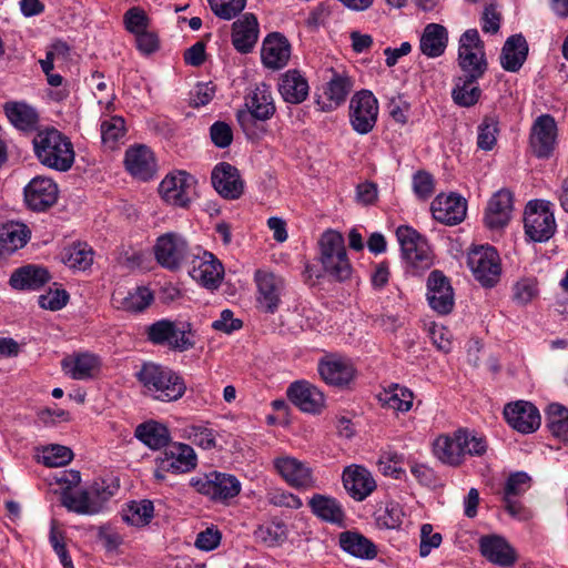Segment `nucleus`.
<instances>
[{"label":"nucleus","instance_id":"f257e3e1","mask_svg":"<svg viewBox=\"0 0 568 568\" xmlns=\"http://www.w3.org/2000/svg\"><path fill=\"white\" fill-rule=\"evenodd\" d=\"M487 450L486 436L464 427L442 434L433 443L434 456L442 464L455 468L464 465L467 457H483Z\"/></svg>","mask_w":568,"mask_h":568},{"label":"nucleus","instance_id":"f03ea898","mask_svg":"<svg viewBox=\"0 0 568 568\" xmlns=\"http://www.w3.org/2000/svg\"><path fill=\"white\" fill-rule=\"evenodd\" d=\"M145 396L154 400L171 403L182 398L186 392L183 377L168 366L145 362L135 373Z\"/></svg>","mask_w":568,"mask_h":568},{"label":"nucleus","instance_id":"7ed1b4c3","mask_svg":"<svg viewBox=\"0 0 568 568\" xmlns=\"http://www.w3.org/2000/svg\"><path fill=\"white\" fill-rule=\"evenodd\" d=\"M37 160L45 168L68 172L75 160L71 140L55 128L39 130L32 139Z\"/></svg>","mask_w":568,"mask_h":568},{"label":"nucleus","instance_id":"20e7f679","mask_svg":"<svg viewBox=\"0 0 568 568\" xmlns=\"http://www.w3.org/2000/svg\"><path fill=\"white\" fill-rule=\"evenodd\" d=\"M552 203L536 199L527 203L524 212V230L526 237L535 243L549 241L557 231Z\"/></svg>","mask_w":568,"mask_h":568},{"label":"nucleus","instance_id":"39448f33","mask_svg":"<svg viewBox=\"0 0 568 568\" xmlns=\"http://www.w3.org/2000/svg\"><path fill=\"white\" fill-rule=\"evenodd\" d=\"M154 478L164 481L168 474L182 475L197 467V455L192 446L171 442L154 459Z\"/></svg>","mask_w":568,"mask_h":568},{"label":"nucleus","instance_id":"423d86ee","mask_svg":"<svg viewBox=\"0 0 568 568\" xmlns=\"http://www.w3.org/2000/svg\"><path fill=\"white\" fill-rule=\"evenodd\" d=\"M145 334L153 345L166 346L176 352L189 351L195 344L191 324L187 322L159 320L145 328Z\"/></svg>","mask_w":568,"mask_h":568},{"label":"nucleus","instance_id":"0eeeda50","mask_svg":"<svg viewBox=\"0 0 568 568\" xmlns=\"http://www.w3.org/2000/svg\"><path fill=\"white\" fill-rule=\"evenodd\" d=\"M247 111L237 112V122L248 139H257L256 121H266L275 113V103L270 85L257 84L246 100Z\"/></svg>","mask_w":568,"mask_h":568},{"label":"nucleus","instance_id":"6e6552de","mask_svg":"<svg viewBox=\"0 0 568 568\" xmlns=\"http://www.w3.org/2000/svg\"><path fill=\"white\" fill-rule=\"evenodd\" d=\"M402 255L412 273L417 275L432 267L433 253L427 240L410 226L402 225L396 230Z\"/></svg>","mask_w":568,"mask_h":568},{"label":"nucleus","instance_id":"1a4fd4ad","mask_svg":"<svg viewBox=\"0 0 568 568\" xmlns=\"http://www.w3.org/2000/svg\"><path fill=\"white\" fill-rule=\"evenodd\" d=\"M458 64L464 75L480 79L487 70L484 43L477 29L466 30L459 39Z\"/></svg>","mask_w":568,"mask_h":568},{"label":"nucleus","instance_id":"9d476101","mask_svg":"<svg viewBox=\"0 0 568 568\" xmlns=\"http://www.w3.org/2000/svg\"><path fill=\"white\" fill-rule=\"evenodd\" d=\"M276 474L292 488L311 490L317 487L314 470L308 463L287 454L276 456L273 462Z\"/></svg>","mask_w":568,"mask_h":568},{"label":"nucleus","instance_id":"9b49d317","mask_svg":"<svg viewBox=\"0 0 568 568\" xmlns=\"http://www.w3.org/2000/svg\"><path fill=\"white\" fill-rule=\"evenodd\" d=\"M190 484L197 493L214 501L226 503L241 491V483L234 475L220 471L193 477Z\"/></svg>","mask_w":568,"mask_h":568},{"label":"nucleus","instance_id":"f8f14e48","mask_svg":"<svg viewBox=\"0 0 568 568\" xmlns=\"http://www.w3.org/2000/svg\"><path fill=\"white\" fill-rule=\"evenodd\" d=\"M379 112L378 100L369 90L356 92L349 101L348 119L352 129L365 135L371 133L377 122Z\"/></svg>","mask_w":568,"mask_h":568},{"label":"nucleus","instance_id":"ddd939ff","mask_svg":"<svg viewBox=\"0 0 568 568\" xmlns=\"http://www.w3.org/2000/svg\"><path fill=\"white\" fill-rule=\"evenodd\" d=\"M467 264L475 278L485 287H493L500 278V258L490 245L474 247L468 253Z\"/></svg>","mask_w":568,"mask_h":568},{"label":"nucleus","instance_id":"4468645a","mask_svg":"<svg viewBox=\"0 0 568 568\" xmlns=\"http://www.w3.org/2000/svg\"><path fill=\"white\" fill-rule=\"evenodd\" d=\"M156 262L169 271H178L184 261L192 256L186 240L174 232L165 233L156 239L153 246Z\"/></svg>","mask_w":568,"mask_h":568},{"label":"nucleus","instance_id":"2eb2a0df","mask_svg":"<svg viewBox=\"0 0 568 568\" xmlns=\"http://www.w3.org/2000/svg\"><path fill=\"white\" fill-rule=\"evenodd\" d=\"M256 284V306L264 313L274 314L281 304L285 291V280L268 270H256L254 273Z\"/></svg>","mask_w":568,"mask_h":568},{"label":"nucleus","instance_id":"dca6fc26","mask_svg":"<svg viewBox=\"0 0 568 568\" xmlns=\"http://www.w3.org/2000/svg\"><path fill=\"white\" fill-rule=\"evenodd\" d=\"M189 274L203 287L215 290L223 280L224 267L211 252L197 250L192 253Z\"/></svg>","mask_w":568,"mask_h":568},{"label":"nucleus","instance_id":"f3484780","mask_svg":"<svg viewBox=\"0 0 568 568\" xmlns=\"http://www.w3.org/2000/svg\"><path fill=\"white\" fill-rule=\"evenodd\" d=\"M317 372L327 385L345 388L356 378V368L351 359L336 354L322 357Z\"/></svg>","mask_w":568,"mask_h":568},{"label":"nucleus","instance_id":"a211bd4d","mask_svg":"<svg viewBox=\"0 0 568 568\" xmlns=\"http://www.w3.org/2000/svg\"><path fill=\"white\" fill-rule=\"evenodd\" d=\"M194 179L185 171L168 174L159 185L162 199L170 205L185 207L191 202Z\"/></svg>","mask_w":568,"mask_h":568},{"label":"nucleus","instance_id":"6ab92c4d","mask_svg":"<svg viewBox=\"0 0 568 568\" xmlns=\"http://www.w3.org/2000/svg\"><path fill=\"white\" fill-rule=\"evenodd\" d=\"M426 296L430 308L440 315H447L454 308L455 295L450 281L438 270L428 275Z\"/></svg>","mask_w":568,"mask_h":568},{"label":"nucleus","instance_id":"aec40b11","mask_svg":"<svg viewBox=\"0 0 568 568\" xmlns=\"http://www.w3.org/2000/svg\"><path fill=\"white\" fill-rule=\"evenodd\" d=\"M557 124L549 114L539 115L532 123L529 144L537 158H549L555 150Z\"/></svg>","mask_w":568,"mask_h":568},{"label":"nucleus","instance_id":"412c9836","mask_svg":"<svg viewBox=\"0 0 568 568\" xmlns=\"http://www.w3.org/2000/svg\"><path fill=\"white\" fill-rule=\"evenodd\" d=\"M24 202L32 211H45L58 200V185L47 176L33 178L24 187Z\"/></svg>","mask_w":568,"mask_h":568},{"label":"nucleus","instance_id":"4be33fe9","mask_svg":"<svg viewBox=\"0 0 568 568\" xmlns=\"http://www.w3.org/2000/svg\"><path fill=\"white\" fill-rule=\"evenodd\" d=\"M504 416L508 425L521 434L534 433L539 428L541 422L538 408L526 400L507 404L504 408Z\"/></svg>","mask_w":568,"mask_h":568},{"label":"nucleus","instance_id":"5701e85b","mask_svg":"<svg viewBox=\"0 0 568 568\" xmlns=\"http://www.w3.org/2000/svg\"><path fill=\"white\" fill-rule=\"evenodd\" d=\"M287 398L302 412L320 414L325 406L324 394L307 381H296L286 390Z\"/></svg>","mask_w":568,"mask_h":568},{"label":"nucleus","instance_id":"b1692460","mask_svg":"<svg viewBox=\"0 0 568 568\" xmlns=\"http://www.w3.org/2000/svg\"><path fill=\"white\" fill-rule=\"evenodd\" d=\"M211 180L215 191L224 199L236 200L243 194L244 182L239 170L230 163L215 165Z\"/></svg>","mask_w":568,"mask_h":568},{"label":"nucleus","instance_id":"393cba45","mask_svg":"<svg viewBox=\"0 0 568 568\" xmlns=\"http://www.w3.org/2000/svg\"><path fill=\"white\" fill-rule=\"evenodd\" d=\"M342 479L345 490L356 501L366 499L376 489V481L371 471L359 465L346 467Z\"/></svg>","mask_w":568,"mask_h":568},{"label":"nucleus","instance_id":"a878e982","mask_svg":"<svg viewBox=\"0 0 568 568\" xmlns=\"http://www.w3.org/2000/svg\"><path fill=\"white\" fill-rule=\"evenodd\" d=\"M311 513L321 521L344 527L346 521V513L342 503L331 496L324 494H314L307 500Z\"/></svg>","mask_w":568,"mask_h":568},{"label":"nucleus","instance_id":"bb28decb","mask_svg":"<svg viewBox=\"0 0 568 568\" xmlns=\"http://www.w3.org/2000/svg\"><path fill=\"white\" fill-rule=\"evenodd\" d=\"M434 219L446 225H456L466 216V201L457 194H439L432 202Z\"/></svg>","mask_w":568,"mask_h":568},{"label":"nucleus","instance_id":"cd10ccee","mask_svg":"<svg viewBox=\"0 0 568 568\" xmlns=\"http://www.w3.org/2000/svg\"><path fill=\"white\" fill-rule=\"evenodd\" d=\"M514 211V195L508 189L498 190L490 197L485 222L489 229H501L507 225Z\"/></svg>","mask_w":568,"mask_h":568},{"label":"nucleus","instance_id":"c85d7f7f","mask_svg":"<svg viewBox=\"0 0 568 568\" xmlns=\"http://www.w3.org/2000/svg\"><path fill=\"white\" fill-rule=\"evenodd\" d=\"M261 58L263 64L272 70L284 68L291 58V44L281 33L268 34L262 44Z\"/></svg>","mask_w":568,"mask_h":568},{"label":"nucleus","instance_id":"c756f323","mask_svg":"<svg viewBox=\"0 0 568 568\" xmlns=\"http://www.w3.org/2000/svg\"><path fill=\"white\" fill-rule=\"evenodd\" d=\"M124 163L126 170L136 179L148 181L155 175L156 162L153 152L145 145L126 150Z\"/></svg>","mask_w":568,"mask_h":568},{"label":"nucleus","instance_id":"7c9ffc66","mask_svg":"<svg viewBox=\"0 0 568 568\" xmlns=\"http://www.w3.org/2000/svg\"><path fill=\"white\" fill-rule=\"evenodd\" d=\"M258 39V22L254 13L242 14L232 24V44L241 53H248Z\"/></svg>","mask_w":568,"mask_h":568},{"label":"nucleus","instance_id":"2f4dec72","mask_svg":"<svg viewBox=\"0 0 568 568\" xmlns=\"http://www.w3.org/2000/svg\"><path fill=\"white\" fill-rule=\"evenodd\" d=\"M2 108L9 123L18 131L29 133L37 130L39 113L32 105L24 101H8Z\"/></svg>","mask_w":568,"mask_h":568},{"label":"nucleus","instance_id":"473e14b6","mask_svg":"<svg viewBox=\"0 0 568 568\" xmlns=\"http://www.w3.org/2000/svg\"><path fill=\"white\" fill-rule=\"evenodd\" d=\"M308 90V82L298 70H287L280 78L278 92L285 102L302 103L306 100Z\"/></svg>","mask_w":568,"mask_h":568},{"label":"nucleus","instance_id":"72a5a7b5","mask_svg":"<svg viewBox=\"0 0 568 568\" xmlns=\"http://www.w3.org/2000/svg\"><path fill=\"white\" fill-rule=\"evenodd\" d=\"M352 87L353 82L349 77L344 73H335L325 88V100H317L320 110L329 112L337 109L345 102Z\"/></svg>","mask_w":568,"mask_h":568},{"label":"nucleus","instance_id":"f704fd0d","mask_svg":"<svg viewBox=\"0 0 568 568\" xmlns=\"http://www.w3.org/2000/svg\"><path fill=\"white\" fill-rule=\"evenodd\" d=\"M528 55V43L524 36L513 34L510 36L500 53L501 68L507 72H517L525 63Z\"/></svg>","mask_w":568,"mask_h":568},{"label":"nucleus","instance_id":"c9c22d12","mask_svg":"<svg viewBox=\"0 0 568 568\" xmlns=\"http://www.w3.org/2000/svg\"><path fill=\"white\" fill-rule=\"evenodd\" d=\"M48 270L41 265L28 264L17 268L10 276V285L16 290H39L50 281Z\"/></svg>","mask_w":568,"mask_h":568},{"label":"nucleus","instance_id":"e433bc0d","mask_svg":"<svg viewBox=\"0 0 568 568\" xmlns=\"http://www.w3.org/2000/svg\"><path fill=\"white\" fill-rule=\"evenodd\" d=\"M479 548L485 558L499 566H510L516 560L515 550L499 536L481 537Z\"/></svg>","mask_w":568,"mask_h":568},{"label":"nucleus","instance_id":"4c0bfd02","mask_svg":"<svg viewBox=\"0 0 568 568\" xmlns=\"http://www.w3.org/2000/svg\"><path fill=\"white\" fill-rule=\"evenodd\" d=\"M447 43V29L438 23H428L420 36L419 49L424 55L434 59L444 54Z\"/></svg>","mask_w":568,"mask_h":568},{"label":"nucleus","instance_id":"58836bf2","mask_svg":"<svg viewBox=\"0 0 568 568\" xmlns=\"http://www.w3.org/2000/svg\"><path fill=\"white\" fill-rule=\"evenodd\" d=\"M64 373L73 379H88L100 368V359L91 353H79L62 361Z\"/></svg>","mask_w":568,"mask_h":568},{"label":"nucleus","instance_id":"ea45409f","mask_svg":"<svg viewBox=\"0 0 568 568\" xmlns=\"http://www.w3.org/2000/svg\"><path fill=\"white\" fill-rule=\"evenodd\" d=\"M530 487V477L523 471L510 475L504 489V501L507 511L513 517H521V504L515 498L523 495Z\"/></svg>","mask_w":568,"mask_h":568},{"label":"nucleus","instance_id":"a19ab883","mask_svg":"<svg viewBox=\"0 0 568 568\" xmlns=\"http://www.w3.org/2000/svg\"><path fill=\"white\" fill-rule=\"evenodd\" d=\"M113 301L116 303L118 308L130 313H141L153 303L154 295L149 287L138 286L128 292L126 295L116 292L113 295Z\"/></svg>","mask_w":568,"mask_h":568},{"label":"nucleus","instance_id":"79ce46f5","mask_svg":"<svg viewBox=\"0 0 568 568\" xmlns=\"http://www.w3.org/2000/svg\"><path fill=\"white\" fill-rule=\"evenodd\" d=\"M30 239V230L19 222H9L0 229V252L11 254L23 247Z\"/></svg>","mask_w":568,"mask_h":568},{"label":"nucleus","instance_id":"37998d69","mask_svg":"<svg viewBox=\"0 0 568 568\" xmlns=\"http://www.w3.org/2000/svg\"><path fill=\"white\" fill-rule=\"evenodd\" d=\"M135 436L154 450L165 448L171 443L168 427L154 420L139 425L135 429Z\"/></svg>","mask_w":568,"mask_h":568},{"label":"nucleus","instance_id":"c03bdc74","mask_svg":"<svg viewBox=\"0 0 568 568\" xmlns=\"http://www.w3.org/2000/svg\"><path fill=\"white\" fill-rule=\"evenodd\" d=\"M378 400L384 407L399 413H407L413 406L414 394L406 387L393 384L379 393Z\"/></svg>","mask_w":568,"mask_h":568},{"label":"nucleus","instance_id":"a18cd8bd","mask_svg":"<svg viewBox=\"0 0 568 568\" xmlns=\"http://www.w3.org/2000/svg\"><path fill=\"white\" fill-rule=\"evenodd\" d=\"M339 545L346 552L363 559H372L377 554L376 546L369 539L354 531L342 532Z\"/></svg>","mask_w":568,"mask_h":568},{"label":"nucleus","instance_id":"49530a36","mask_svg":"<svg viewBox=\"0 0 568 568\" xmlns=\"http://www.w3.org/2000/svg\"><path fill=\"white\" fill-rule=\"evenodd\" d=\"M478 79L463 75L456 79L455 87L452 91L454 102L463 108L475 105L480 97L481 90L477 83Z\"/></svg>","mask_w":568,"mask_h":568},{"label":"nucleus","instance_id":"de8ad7c7","mask_svg":"<svg viewBox=\"0 0 568 568\" xmlns=\"http://www.w3.org/2000/svg\"><path fill=\"white\" fill-rule=\"evenodd\" d=\"M154 516L153 503L149 499L133 500L122 511V519L131 526H146Z\"/></svg>","mask_w":568,"mask_h":568},{"label":"nucleus","instance_id":"09e8293b","mask_svg":"<svg viewBox=\"0 0 568 568\" xmlns=\"http://www.w3.org/2000/svg\"><path fill=\"white\" fill-rule=\"evenodd\" d=\"M547 426L551 435L562 442H568V408L552 403L547 408Z\"/></svg>","mask_w":568,"mask_h":568},{"label":"nucleus","instance_id":"8fccbe9b","mask_svg":"<svg viewBox=\"0 0 568 568\" xmlns=\"http://www.w3.org/2000/svg\"><path fill=\"white\" fill-rule=\"evenodd\" d=\"M62 260L70 268L85 271L93 263V250L87 243H75L64 250Z\"/></svg>","mask_w":568,"mask_h":568},{"label":"nucleus","instance_id":"3c124183","mask_svg":"<svg viewBox=\"0 0 568 568\" xmlns=\"http://www.w3.org/2000/svg\"><path fill=\"white\" fill-rule=\"evenodd\" d=\"M181 437L202 449H213L216 447V432L206 425H186L181 429Z\"/></svg>","mask_w":568,"mask_h":568},{"label":"nucleus","instance_id":"603ef678","mask_svg":"<svg viewBox=\"0 0 568 568\" xmlns=\"http://www.w3.org/2000/svg\"><path fill=\"white\" fill-rule=\"evenodd\" d=\"M320 250L322 264H328L333 255H343L346 251L343 235L337 231H325L320 240Z\"/></svg>","mask_w":568,"mask_h":568},{"label":"nucleus","instance_id":"864d4df0","mask_svg":"<svg viewBox=\"0 0 568 568\" xmlns=\"http://www.w3.org/2000/svg\"><path fill=\"white\" fill-rule=\"evenodd\" d=\"M499 133V122L496 116L486 115L478 125L477 146L490 151L496 145Z\"/></svg>","mask_w":568,"mask_h":568},{"label":"nucleus","instance_id":"5fc2aeb1","mask_svg":"<svg viewBox=\"0 0 568 568\" xmlns=\"http://www.w3.org/2000/svg\"><path fill=\"white\" fill-rule=\"evenodd\" d=\"M125 134V122L121 116H112L101 123V139L105 146L114 149Z\"/></svg>","mask_w":568,"mask_h":568},{"label":"nucleus","instance_id":"6e6d98bb","mask_svg":"<svg viewBox=\"0 0 568 568\" xmlns=\"http://www.w3.org/2000/svg\"><path fill=\"white\" fill-rule=\"evenodd\" d=\"M254 537L257 541L273 547L286 539V528L282 523H266L255 529Z\"/></svg>","mask_w":568,"mask_h":568},{"label":"nucleus","instance_id":"4d7b16f0","mask_svg":"<svg viewBox=\"0 0 568 568\" xmlns=\"http://www.w3.org/2000/svg\"><path fill=\"white\" fill-rule=\"evenodd\" d=\"M207 3L217 18L230 21L242 13L247 0H207Z\"/></svg>","mask_w":568,"mask_h":568},{"label":"nucleus","instance_id":"13d9d810","mask_svg":"<svg viewBox=\"0 0 568 568\" xmlns=\"http://www.w3.org/2000/svg\"><path fill=\"white\" fill-rule=\"evenodd\" d=\"M406 514L403 507L396 501L386 504L385 509L377 516V523L381 527L387 529H399L404 524Z\"/></svg>","mask_w":568,"mask_h":568},{"label":"nucleus","instance_id":"bf43d9fd","mask_svg":"<svg viewBox=\"0 0 568 568\" xmlns=\"http://www.w3.org/2000/svg\"><path fill=\"white\" fill-rule=\"evenodd\" d=\"M42 463L49 467H62L73 458L72 450L62 445H51L42 452Z\"/></svg>","mask_w":568,"mask_h":568},{"label":"nucleus","instance_id":"052dcab7","mask_svg":"<svg viewBox=\"0 0 568 568\" xmlns=\"http://www.w3.org/2000/svg\"><path fill=\"white\" fill-rule=\"evenodd\" d=\"M538 295V283L535 278H521L513 286V300L518 305H527Z\"/></svg>","mask_w":568,"mask_h":568},{"label":"nucleus","instance_id":"680f3d73","mask_svg":"<svg viewBox=\"0 0 568 568\" xmlns=\"http://www.w3.org/2000/svg\"><path fill=\"white\" fill-rule=\"evenodd\" d=\"M324 271L338 281L347 280L352 274V266L347 258L346 252L333 255L328 264H322Z\"/></svg>","mask_w":568,"mask_h":568},{"label":"nucleus","instance_id":"e2e57ef3","mask_svg":"<svg viewBox=\"0 0 568 568\" xmlns=\"http://www.w3.org/2000/svg\"><path fill=\"white\" fill-rule=\"evenodd\" d=\"M62 505L68 510L80 515H94V507L84 504L83 490H64L61 496Z\"/></svg>","mask_w":568,"mask_h":568},{"label":"nucleus","instance_id":"0e129e2a","mask_svg":"<svg viewBox=\"0 0 568 568\" xmlns=\"http://www.w3.org/2000/svg\"><path fill=\"white\" fill-rule=\"evenodd\" d=\"M125 29L134 36L146 30L149 28L150 20L139 7L129 9L123 17Z\"/></svg>","mask_w":568,"mask_h":568},{"label":"nucleus","instance_id":"69168bd1","mask_svg":"<svg viewBox=\"0 0 568 568\" xmlns=\"http://www.w3.org/2000/svg\"><path fill=\"white\" fill-rule=\"evenodd\" d=\"M221 530L211 525L196 535L194 546L202 551H212L221 545Z\"/></svg>","mask_w":568,"mask_h":568},{"label":"nucleus","instance_id":"338daca9","mask_svg":"<svg viewBox=\"0 0 568 568\" xmlns=\"http://www.w3.org/2000/svg\"><path fill=\"white\" fill-rule=\"evenodd\" d=\"M69 294L63 288L50 290L39 296V305L44 310L59 311L67 305Z\"/></svg>","mask_w":568,"mask_h":568},{"label":"nucleus","instance_id":"774afa93","mask_svg":"<svg viewBox=\"0 0 568 568\" xmlns=\"http://www.w3.org/2000/svg\"><path fill=\"white\" fill-rule=\"evenodd\" d=\"M210 136L215 146L224 149L231 145L233 131L226 122L216 121L210 128Z\"/></svg>","mask_w":568,"mask_h":568}]
</instances>
